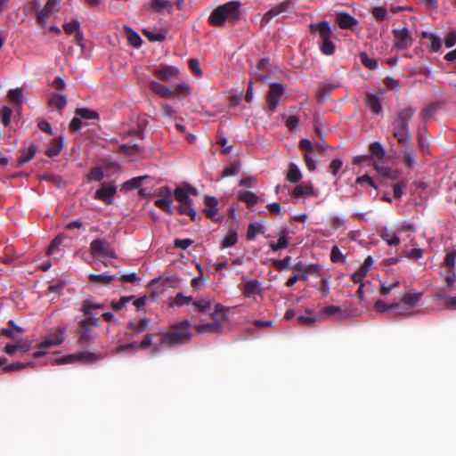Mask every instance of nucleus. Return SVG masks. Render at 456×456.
Wrapping results in <instances>:
<instances>
[{
	"instance_id": "63",
	"label": "nucleus",
	"mask_w": 456,
	"mask_h": 456,
	"mask_svg": "<svg viewBox=\"0 0 456 456\" xmlns=\"http://www.w3.org/2000/svg\"><path fill=\"white\" fill-rule=\"evenodd\" d=\"M438 298L444 300V305L446 308L451 310H456V297L438 296Z\"/></svg>"
},
{
	"instance_id": "48",
	"label": "nucleus",
	"mask_w": 456,
	"mask_h": 456,
	"mask_svg": "<svg viewBox=\"0 0 456 456\" xmlns=\"http://www.w3.org/2000/svg\"><path fill=\"white\" fill-rule=\"evenodd\" d=\"M374 307H375L376 311L380 314L393 312V304L387 305V303H385L382 300H377L374 305Z\"/></svg>"
},
{
	"instance_id": "22",
	"label": "nucleus",
	"mask_w": 456,
	"mask_h": 456,
	"mask_svg": "<svg viewBox=\"0 0 456 456\" xmlns=\"http://www.w3.org/2000/svg\"><path fill=\"white\" fill-rule=\"evenodd\" d=\"M288 233L289 232L286 229L281 230L278 238V241L270 243V248L273 251L285 248L289 244Z\"/></svg>"
},
{
	"instance_id": "23",
	"label": "nucleus",
	"mask_w": 456,
	"mask_h": 456,
	"mask_svg": "<svg viewBox=\"0 0 456 456\" xmlns=\"http://www.w3.org/2000/svg\"><path fill=\"white\" fill-rule=\"evenodd\" d=\"M403 146L404 147L403 151V162L408 167H411L415 164V151L411 144Z\"/></svg>"
},
{
	"instance_id": "13",
	"label": "nucleus",
	"mask_w": 456,
	"mask_h": 456,
	"mask_svg": "<svg viewBox=\"0 0 456 456\" xmlns=\"http://www.w3.org/2000/svg\"><path fill=\"white\" fill-rule=\"evenodd\" d=\"M336 23L343 29L354 30L358 21L346 12H338L336 14Z\"/></svg>"
},
{
	"instance_id": "32",
	"label": "nucleus",
	"mask_w": 456,
	"mask_h": 456,
	"mask_svg": "<svg viewBox=\"0 0 456 456\" xmlns=\"http://www.w3.org/2000/svg\"><path fill=\"white\" fill-rule=\"evenodd\" d=\"M381 238L384 240L389 246H397L400 243V239L395 234V232L384 229L381 232Z\"/></svg>"
},
{
	"instance_id": "1",
	"label": "nucleus",
	"mask_w": 456,
	"mask_h": 456,
	"mask_svg": "<svg viewBox=\"0 0 456 456\" xmlns=\"http://www.w3.org/2000/svg\"><path fill=\"white\" fill-rule=\"evenodd\" d=\"M415 113V110L408 107L401 110L392 124L393 135L401 145L411 143V134L409 129V121Z\"/></svg>"
},
{
	"instance_id": "27",
	"label": "nucleus",
	"mask_w": 456,
	"mask_h": 456,
	"mask_svg": "<svg viewBox=\"0 0 456 456\" xmlns=\"http://www.w3.org/2000/svg\"><path fill=\"white\" fill-rule=\"evenodd\" d=\"M302 174L298 167L295 163H290L286 175L287 181L290 183H297L301 180Z\"/></svg>"
},
{
	"instance_id": "16",
	"label": "nucleus",
	"mask_w": 456,
	"mask_h": 456,
	"mask_svg": "<svg viewBox=\"0 0 456 456\" xmlns=\"http://www.w3.org/2000/svg\"><path fill=\"white\" fill-rule=\"evenodd\" d=\"M204 203L206 206L204 212L206 213L207 216L212 220L218 221V210L216 208L218 205L217 200L212 196H206L204 199Z\"/></svg>"
},
{
	"instance_id": "4",
	"label": "nucleus",
	"mask_w": 456,
	"mask_h": 456,
	"mask_svg": "<svg viewBox=\"0 0 456 456\" xmlns=\"http://www.w3.org/2000/svg\"><path fill=\"white\" fill-rule=\"evenodd\" d=\"M240 3L232 1L216 8L208 20L214 26L222 25L226 20H234L239 14Z\"/></svg>"
},
{
	"instance_id": "36",
	"label": "nucleus",
	"mask_w": 456,
	"mask_h": 456,
	"mask_svg": "<svg viewBox=\"0 0 456 456\" xmlns=\"http://www.w3.org/2000/svg\"><path fill=\"white\" fill-rule=\"evenodd\" d=\"M239 199L251 207L257 203L258 197L252 191H244L239 193Z\"/></svg>"
},
{
	"instance_id": "46",
	"label": "nucleus",
	"mask_w": 456,
	"mask_h": 456,
	"mask_svg": "<svg viewBox=\"0 0 456 456\" xmlns=\"http://www.w3.org/2000/svg\"><path fill=\"white\" fill-rule=\"evenodd\" d=\"M62 27H63L65 33H67L68 35H71V34L78 31V29L80 28V24H79L78 20H73L70 22H67V23L63 24Z\"/></svg>"
},
{
	"instance_id": "49",
	"label": "nucleus",
	"mask_w": 456,
	"mask_h": 456,
	"mask_svg": "<svg viewBox=\"0 0 456 456\" xmlns=\"http://www.w3.org/2000/svg\"><path fill=\"white\" fill-rule=\"evenodd\" d=\"M262 231H261V226L260 224H250L248 227V231H247V239L249 240H252L255 239L256 235L257 233H261Z\"/></svg>"
},
{
	"instance_id": "8",
	"label": "nucleus",
	"mask_w": 456,
	"mask_h": 456,
	"mask_svg": "<svg viewBox=\"0 0 456 456\" xmlns=\"http://www.w3.org/2000/svg\"><path fill=\"white\" fill-rule=\"evenodd\" d=\"M191 334L190 322L184 321L180 324L173 326L166 335V338L170 340V342H177L190 339Z\"/></svg>"
},
{
	"instance_id": "14",
	"label": "nucleus",
	"mask_w": 456,
	"mask_h": 456,
	"mask_svg": "<svg viewBox=\"0 0 456 456\" xmlns=\"http://www.w3.org/2000/svg\"><path fill=\"white\" fill-rule=\"evenodd\" d=\"M10 329L2 330V334L7 339H12L15 342H20L22 339V334L25 330L15 324L13 321L9 322Z\"/></svg>"
},
{
	"instance_id": "60",
	"label": "nucleus",
	"mask_w": 456,
	"mask_h": 456,
	"mask_svg": "<svg viewBox=\"0 0 456 456\" xmlns=\"http://www.w3.org/2000/svg\"><path fill=\"white\" fill-rule=\"evenodd\" d=\"M429 40H430V50L433 52H438L442 46L441 39L437 36L434 35V36H429Z\"/></svg>"
},
{
	"instance_id": "64",
	"label": "nucleus",
	"mask_w": 456,
	"mask_h": 456,
	"mask_svg": "<svg viewBox=\"0 0 456 456\" xmlns=\"http://www.w3.org/2000/svg\"><path fill=\"white\" fill-rule=\"evenodd\" d=\"M456 44V31L452 30L447 34L444 38V45L446 47H452Z\"/></svg>"
},
{
	"instance_id": "58",
	"label": "nucleus",
	"mask_w": 456,
	"mask_h": 456,
	"mask_svg": "<svg viewBox=\"0 0 456 456\" xmlns=\"http://www.w3.org/2000/svg\"><path fill=\"white\" fill-rule=\"evenodd\" d=\"M294 269L297 271L295 274L298 277V280L306 281L308 279V270L305 266L297 264Z\"/></svg>"
},
{
	"instance_id": "12",
	"label": "nucleus",
	"mask_w": 456,
	"mask_h": 456,
	"mask_svg": "<svg viewBox=\"0 0 456 456\" xmlns=\"http://www.w3.org/2000/svg\"><path fill=\"white\" fill-rule=\"evenodd\" d=\"M30 10L34 12L35 16L37 18V21L42 26L45 27L47 24L49 18L53 15L51 12H45V8H40V2L37 0H34L31 3Z\"/></svg>"
},
{
	"instance_id": "18",
	"label": "nucleus",
	"mask_w": 456,
	"mask_h": 456,
	"mask_svg": "<svg viewBox=\"0 0 456 456\" xmlns=\"http://www.w3.org/2000/svg\"><path fill=\"white\" fill-rule=\"evenodd\" d=\"M375 170L382 176L388 177L395 180L398 177V173L395 170H392L384 165L383 160L377 159L373 161Z\"/></svg>"
},
{
	"instance_id": "41",
	"label": "nucleus",
	"mask_w": 456,
	"mask_h": 456,
	"mask_svg": "<svg viewBox=\"0 0 456 456\" xmlns=\"http://www.w3.org/2000/svg\"><path fill=\"white\" fill-rule=\"evenodd\" d=\"M49 103L51 105L55 106L59 110H62L67 104V100L64 95L57 94H54L49 100Z\"/></svg>"
},
{
	"instance_id": "34",
	"label": "nucleus",
	"mask_w": 456,
	"mask_h": 456,
	"mask_svg": "<svg viewBox=\"0 0 456 456\" xmlns=\"http://www.w3.org/2000/svg\"><path fill=\"white\" fill-rule=\"evenodd\" d=\"M367 105L370 108V110L375 114H379L381 110L380 99L378 95L368 94Z\"/></svg>"
},
{
	"instance_id": "28",
	"label": "nucleus",
	"mask_w": 456,
	"mask_h": 456,
	"mask_svg": "<svg viewBox=\"0 0 456 456\" xmlns=\"http://www.w3.org/2000/svg\"><path fill=\"white\" fill-rule=\"evenodd\" d=\"M63 148V140L61 137L56 138L45 151V154L50 157H55L60 154Z\"/></svg>"
},
{
	"instance_id": "30",
	"label": "nucleus",
	"mask_w": 456,
	"mask_h": 456,
	"mask_svg": "<svg viewBox=\"0 0 456 456\" xmlns=\"http://www.w3.org/2000/svg\"><path fill=\"white\" fill-rule=\"evenodd\" d=\"M260 292L259 282L256 280H251L244 284L243 293L246 297H250Z\"/></svg>"
},
{
	"instance_id": "2",
	"label": "nucleus",
	"mask_w": 456,
	"mask_h": 456,
	"mask_svg": "<svg viewBox=\"0 0 456 456\" xmlns=\"http://www.w3.org/2000/svg\"><path fill=\"white\" fill-rule=\"evenodd\" d=\"M198 196V191L194 187L184 183L174 191L175 199L180 203L178 211L182 215H188L191 220L197 217V211L191 206V197Z\"/></svg>"
},
{
	"instance_id": "7",
	"label": "nucleus",
	"mask_w": 456,
	"mask_h": 456,
	"mask_svg": "<svg viewBox=\"0 0 456 456\" xmlns=\"http://www.w3.org/2000/svg\"><path fill=\"white\" fill-rule=\"evenodd\" d=\"M392 32L394 35V46L397 50H405L412 45L413 37L407 28H393Z\"/></svg>"
},
{
	"instance_id": "20",
	"label": "nucleus",
	"mask_w": 456,
	"mask_h": 456,
	"mask_svg": "<svg viewBox=\"0 0 456 456\" xmlns=\"http://www.w3.org/2000/svg\"><path fill=\"white\" fill-rule=\"evenodd\" d=\"M293 195L295 197L315 196L316 193L314 191V188L311 183H302L294 188Z\"/></svg>"
},
{
	"instance_id": "38",
	"label": "nucleus",
	"mask_w": 456,
	"mask_h": 456,
	"mask_svg": "<svg viewBox=\"0 0 456 456\" xmlns=\"http://www.w3.org/2000/svg\"><path fill=\"white\" fill-rule=\"evenodd\" d=\"M155 205L161 208L162 210L167 211L170 215L174 214V210L172 208L173 200L171 198L162 199L159 198L155 200Z\"/></svg>"
},
{
	"instance_id": "56",
	"label": "nucleus",
	"mask_w": 456,
	"mask_h": 456,
	"mask_svg": "<svg viewBox=\"0 0 456 456\" xmlns=\"http://www.w3.org/2000/svg\"><path fill=\"white\" fill-rule=\"evenodd\" d=\"M240 171V166L237 164H232L226 167L222 172V177L232 176L238 174Z\"/></svg>"
},
{
	"instance_id": "33",
	"label": "nucleus",
	"mask_w": 456,
	"mask_h": 456,
	"mask_svg": "<svg viewBox=\"0 0 456 456\" xmlns=\"http://www.w3.org/2000/svg\"><path fill=\"white\" fill-rule=\"evenodd\" d=\"M151 9L158 12H163L165 10L171 12L172 3L169 0H152Z\"/></svg>"
},
{
	"instance_id": "61",
	"label": "nucleus",
	"mask_w": 456,
	"mask_h": 456,
	"mask_svg": "<svg viewBox=\"0 0 456 456\" xmlns=\"http://www.w3.org/2000/svg\"><path fill=\"white\" fill-rule=\"evenodd\" d=\"M160 110L165 117L175 118L176 115V111L173 107L167 103L161 104Z\"/></svg>"
},
{
	"instance_id": "53",
	"label": "nucleus",
	"mask_w": 456,
	"mask_h": 456,
	"mask_svg": "<svg viewBox=\"0 0 456 456\" xmlns=\"http://www.w3.org/2000/svg\"><path fill=\"white\" fill-rule=\"evenodd\" d=\"M8 96L18 105L22 102V91L20 88L10 90Z\"/></svg>"
},
{
	"instance_id": "57",
	"label": "nucleus",
	"mask_w": 456,
	"mask_h": 456,
	"mask_svg": "<svg viewBox=\"0 0 456 456\" xmlns=\"http://www.w3.org/2000/svg\"><path fill=\"white\" fill-rule=\"evenodd\" d=\"M103 177V172L102 168L100 167H94L90 170L89 174L87 175V178L89 180L94 181H100Z\"/></svg>"
},
{
	"instance_id": "25",
	"label": "nucleus",
	"mask_w": 456,
	"mask_h": 456,
	"mask_svg": "<svg viewBox=\"0 0 456 456\" xmlns=\"http://www.w3.org/2000/svg\"><path fill=\"white\" fill-rule=\"evenodd\" d=\"M29 365V363H20V362H13L11 364H7V359L4 357L0 358V368L4 372H11L20 370L26 366Z\"/></svg>"
},
{
	"instance_id": "55",
	"label": "nucleus",
	"mask_w": 456,
	"mask_h": 456,
	"mask_svg": "<svg viewBox=\"0 0 456 456\" xmlns=\"http://www.w3.org/2000/svg\"><path fill=\"white\" fill-rule=\"evenodd\" d=\"M53 344H38V349L32 353V356L34 358H40L47 354V350L50 348L51 346Z\"/></svg>"
},
{
	"instance_id": "5",
	"label": "nucleus",
	"mask_w": 456,
	"mask_h": 456,
	"mask_svg": "<svg viewBox=\"0 0 456 456\" xmlns=\"http://www.w3.org/2000/svg\"><path fill=\"white\" fill-rule=\"evenodd\" d=\"M421 294H407L401 302L393 304V312L398 315L409 316L412 314L413 308L418 305Z\"/></svg>"
},
{
	"instance_id": "40",
	"label": "nucleus",
	"mask_w": 456,
	"mask_h": 456,
	"mask_svg": "<svg viewBox=\"0 0 456 456\" xmlns=\"http://www.w3.org/2000/svg\"><path fill=\"white\" fill-rule=\"evenodd\" d=\"M89 278L93 282L109 284L115 279V276L108 274H91Z\"/></svg>"
},
{
	"instance_id": "39",
	"label": "nucleus",
	"mask_w": 456,
	"mask_h": 456,
	"mask_svg": "<svg viewBox=\"0 0 456 456\" xmlns=\"http://www.w3.org/2000/svg\"><path fill=\"white\" fill-rule=\"evenodd\" d=\"M237 243V232L233 230L228 232L224 237L221 246L223 248L234 246Z\"/></svg>"
},
{
	"instance_id": "11",
	"label": "nucleus",
	"mask_w": 456,
	"mask_h": 456,
	"mask_svg": "<svg viewBox=\"0 0 456 456\" xmlns=\"http://www.w3.org/2000/svg\"><path fill=\"white\" fill-rule=\"evenodd\" d=\"M90 249L94 256L103 255L106 256L114 257V252L110 247L109 243L102 240H94L90 244Z\"/></svg>"
},
{
	"instance_id": "54",
	"label": "nucleus",
	"mask_w": 456,
	"mask_h": 456,
	"mask_svg": "<svg viewBox=\"0 0 456 456\" xmlns=\"http://www.w3.org/2000/svg\"><path fill=\"white\" fill-rule=\"evenodd\" d=\"M330 258L334 263L344 262L345 256L339 250L338 246H333L330 252Z\"/></svg>"
},
{
	"instance_id": "6",
	"label": "nucleus",
	"mask_w": 456,
	"mask_h": 456,
	"mask_svg": "<svg viewBox=\"0 0 456 456\" xmlns=\"http://www.w3.org/2000/svg\"><path fill=\"white\" fill-rule=\"evenodd\" d=\"M101 359V355L91 353V352H80L77 354H72L64 355L62 357L55 359L57 364H69L75 361H79L85 363H93Z\"/></svg>"
},
{
	"instance_id": "24",
	"label": "nucleus",
	"mask_w": 456,
	"mask_h": 456,
	"mask_svg": "<svg viewBox=\"0 0 456 456\" xmlns=\"http://www.w3.org/2000/svg\"><path fill=\"white\" fill-rule=\"evenodd\" d=\"M221 330V323L218 322L202 323L197 327L199 333H218Z\"/></svg>"
},
{
	"instance_id": "50",
	"label": "nucleus",
	"mask_w": 456,
	"mask_h": 456,
	"mask_svg": "<svg viewBox=\"0 0 456 456\" xmlns=\"http://www.w3.org/2000/svg\"><path fill=\"white\" fill-rule=\"evenodd\" d=\"M103 305L101 304H95L91 302L90 300L84 301L82 311L86 315H89L93 309H102Z\"/></svg>"
},
{
	"instance_id": "45",
	"label": "nucleus",
	"mask_w": 456,
	"mask_h": 456,
	"mask_svg": "<svg viewBox=\"0 0 456 456\" xmlns=\"http://www.w3.org/2000/svg\"><path fill=\"white\" fill-rule=\"evenodd\" d=\"M436 110H437V106L436 104H431V105L428 106L427 108L423 109L420 111L419 116L424 121H427L428 119H429L431 117H433L435 115Z\"/></svg>"
},
{
	"instance_id": "26",
	"label": "nucleus",
	"mask_w": 456,
	"mask_h": 456,
	"mask_svg": "<svg viewBox=\"0 0 456 456\" xmlns=\"http://www.w3.org/2000/svg\"><path fill=\"white\" fill-rule=\"evenodd\" d=\"M126 36L127 38V41L130 43L131 45L134 47H139L142 44L141 37L138 33H136L134 30H133L129 26L125 25L123 27Z\"/></svg>"
},
{
	"instance_id": "35",
	"label": "nucleus",
	"mask_w": 456,
	"mask_h": 456,
	"mask_svg": "<svg viewBox=\"0 0 456 456\" xmlns=\"http://www.w3.org/2000/svg\"><path fill=\"white\" fill-rule=\"evenodd\" d=\"M29 344H6L4 352L7 354H13L16 352L26 353L29 350Z\"/></svg>"
},
{
	"instance_id": "31",
	"label": "nucleus",
	"mask_w": 456,
	"mask_h": 456,
	"mask_svg": "<svg viewBox=\"0 0 456 456\" xmlns=\"http://www.w3.org/2000/svg\"><path fill=\"white\" fill-rule=\"evenodd\" d=\"M370 156L369 159H379L383 160L386 155L385 150L380 142H375L370 145Z\"/></svg>"
},
{
	"instance_id": "17",
	"label": "nucleus",
	"mask_w": 456,
	"mask_h": 456,
	"mask_svg": "<svg viewBox=\"0 0 456 456\" xmlns=\"http://www.w3.org/2000/svg\"><path fill=\"white\" fill-rule=\"evenodd\" d=\"M178 73V69L170 66H166L154 71L156 77L165 82L172 81L177 77Z\"/></svg>"
},
{
	"instance_id": "44",
	"label": "nucleus",
	"mask_w": 456,
	"mask_h": 456,
	"mask_svg": "<svg viewBox=\"0 0 456 456\" xmlns=\"http://www.w3.org/2000/svg\"><path fill=\"white\" fill-rule=\"evenodd\" d=\"M360 59L362 63L370 69H375L377 68V61L368 56L364 52L360 53Z\"/></svg>"
},
{
	"instance_id": "10",
	"label": "nucleus",
	"mask_w": 456,
	"mask_h": 456,
	"mask_svg": "<svg viewBox=\"0 0 456 456\" xmlns=\"http://www.w3.org/2000/svg\"><path fill=\"white\" fill-rule=\"evenodd\" d=\"M284 90L283 86L278 83H273L270 86V90L267 94V109L270 112L276 110L280 100L284 94Z\"/></svg>"
},
{
	"instance_id": "62",
	"label": "nucleus",
	"mask_w": 456,
	"mask_h": 456,
	"mask_svg": "<svg viewBox=\"0 0 456 456\" xmlns=\"http://www.w3.org/2000/svg\"><path fill=\"white\" fill-rule=\"evenodd\" d=\"M193 305L199 309V311L204 312L211 307V301L207 299H200L193 302Z\"/></svg>"
},
{
	"instance_id": "47",
	"label": "nucleus",
	"mask_w": 456,
	"mask_h": 456,
	"mask_svg": "<svg viewBox=\"0 0 456 456\" xmlns=\"http://www.w3.org/2000/svg\"><path fill=\"white\" fill-rule=\"evenodd\" d=\"M297 320L300 323L311 325L315 322V317L311 312L306 311L304 314H297Z\"/></svg>"
},
{
	"instance_id": "9",
	"label": "nucleus",
	"mask_w": 456,
	"mask_h": 456,
	"mask_svg": "<svg viewBox=\"0 0 456 456\" xmlns=\"http://www.w3.org/2000/svg\"><path fill=\"white\" fill-rule=\"evenodd\" d=\"M98 319L88 316L86 320L81 322V325L77 332L79 333L80 339L83 341H89L95 337V329L98 326Z\"/></svg>"
},
{
	"instance_id": "43",
	"label": "nucleus",
	"mask_w": 456,
	"mask_h": 456,
	"mask_svg": "<svg viewBox=\"0 0 456 456\" xmlns=\"http://www.w3.org/2000/svg\"><path fill=\"white\" fill-rule=\"evenodd\" d=\"M147 178H148L147 175H142V176L132 178L131 180H129L124 183V188L126 190L138 188L142 184V181Z\"/></svg>"
},
{
	"instance_id": "21",
	"label": "nucleus",
	"mask_w": 456,
	"mask_h": 456,
	"mask_svg": "<svg viewBox=\"0 0 456 456\" xmlns=\"http://www.w3.org/2000/svg\"><path fill=\"white\" fill-rule=\"evenodd\" d=\"M150 87L154 93L161 97H174V92L172 90L157 81H151Z\"/></svg>"
},
{
	"instance_id": "37",
	"label": "nucleus",
	"mask_w": 456,
	"mask_h": 456,
	"mask_svg": "<svg viewBox=\"0 0 456 456\" xmlns=\"http://www.w3.org/2000/svg\"><path fill=\"white\" fill-rule=\"evenodd\" d=\"M76 115L84 119H98V113L86 108H78L75 111Z\"/></svg>"
},
{
	"instance_id": "15",
	"label": "nucleus",
	"mask_w": 456,
	"mask_h": 456,
	"mask_svg": "<svg viewBox=\"0 0 456 456\" xmlns=\"http://www.w3.org/2000/svg\"><path fill=\"white\" fill-rule=\"evenodd\" d=\"M116 192V187L110 183H102V187L95 192V198L106 202L111 203V198Z\"/></svg>"
},
{
	"instance_id": "29",
	"label": "nucleus",
	"mask_w": 456,
	"mask_h": 456,
	"mask_svg": "<svg viewBox=\"0 0 456 456\" xmlns=\"http://www.w3.org/2000/svg\"><path fill=\"white\" fill-rule=\"evenodd\" d=\"M66 330L64 328H54L50 330L49 338L43 342H63Z\"/></svg>"
},
{
	"instance_id": "52",
	"label": "nucleus",
	"mask_w": 456,
	"mask_h": 456,
	"mask_svg": "<svg viewBox=\"0 0 456 456\" xmlns=\"http://www.w3.org/2000/svg\"><path fill=\"white\" fill-rule=\"evenodd\" d=\"M400 285L399 281H393L390 284L382 283L380 286L379 292L383 296L388 295L393 289L398 288Z\"/></svg>"
},
{
	"instance_id": "3",
	"label": "nucleus",
	"mask_w": 456,
	"mask_h": 456,
	"mask_svg": "<svg viewBox=\"0 0 456 456\" xmlns=\"http://www.w3.org/2000/svg\"><path fill=\"white\" fill-rule=\"evenodd\" d=\"M310 30L313 34H318L321 40V50L324 54L330 55L335 52L336 47L332 42L334 35L327 21L311 24Z\"/></svg>"
},
{
	"instance_id": "42",
	"label": "nucleus",
	"mask_w": 456,
	"mask_h": 456,
	"mask_svg": "<svg viewBox=\"0 0 456 456\" xmlns=\"http://www.w3.org/2000/svg\"><path fill=\"white\" fill-rule=\"evenodd\" d=\"M148 326V320L143 318L140 320L138 322H130L129 329L132 333H140L143 331Z\"/></svg>"
},
{
	"instance_id": "59",
	"label": "nucleus",
	"mask_w": 456,
	"mask_h": 456,
	"mask_svg": "<svg viewBox=\"0 0 456 456\" xmlns=\"http://www.w3.org/2000/svg\"><path fill=\"white\" fill-rule=\"evenodd\" d=\"M371 13L379 20H384L387 14L386 8L381 6L374 7Z\"/></svg>"
},
{
	"instance_id": "19",
	"label": "nucleus",
	"mask_w": 456,
	"mask_h": 456,
	"mask_svg": "<svg viewBox=\"0 0 456 456\" xmlns=\"http://www.w3.org/2000/svg\"><path fill=\"white\" fill-rule=\"evenodd\" d=\"M37 151V148L34 143H26L22 151L21 156L18 160L17 166L20 167L25 163L28 162L30 159H32L35 157Z\"/></svg>"
},
{
	"instance_id": "51",
	"label": "nucleus",
	"mask_w": 456,
	"mask_h": 456,
	"mask_svg": "<svg viewBox=\"0 0 456 456\" xmlns=\"http://www.w3.org/2000/svg\"><path fill=\"white\" fill-rule=\"evenodd\" d=\"M335 88V86L331 84H325V83H322V84H320L319 85V88H318V93H317V96L319 98L321 97H325L326 95H328L333 89Z\"/></svg>"
}]
</instances>
